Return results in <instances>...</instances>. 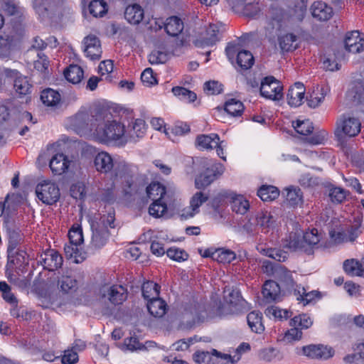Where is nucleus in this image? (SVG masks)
I'll return each mask as SVG.
<instances>
[{
    "mask_svg": "<svg viewBox=\"0 0 364 364\" xmlns=\"http://www.w3.org/2000/svg\"><path fill=\"white\" fill-rule=\"evenodd\" d=\"M91 123L93 135L101 143L123 146L128 142L125 127L121 122L112 119L107 112L97 113Z\"/></svg>",
    "mask_w": 364,
    "mask_h": 364,
    "instance_id": "1",
    "label": "nucleus"
},
{
    "mask_svg": "<svg viewBox=\"0 0 364 364\" xmlns=\"http://www.w3.org/2000/svg\"><path fill=\"white\" fill-rule=\"evenodd\" d=\"M94 165L96 170L100 173H108L114 167V176L115 178H124L126 182V188H124L123 191L125 195L130 193L132 182L129 179V166L124 161H120L114 164L112 157L106 151L99 152L95 157Z\"/></svg>",
    "mask_w": 364,
    "mask_h": 364,
    "instance_id": "2",
    "label": "nucleus"
},
{
    "mask_svg": "<svg viewBox=\"0 0 364 364\" xmlns=\"http://www.w3.org/2000/svg\"><path fill=\"white\" fill-rule=\"evenodd\" d=\"M361 129V122L358 118L349 115H341L336 122L335 136L338 141L346 137L357 136Z\"/></svg>",
    "mask_w": 364,
    "mask_h": 364,
    "instance_id": "3",
    "label": "nucleus"
},
{
    "mask_svg": "<svg viewBox=\"0 0 364 364\" xmlns=\"http://www.w3.org/2000/svg\"><path fill=\"white\" fill-rule=\"evenodd\" d=\"M283 86L281 82L273 76H268L261 82L260 95L268 100L279 101L283 97Z\"/></svg>",
    "mask_w": 364,
    "mask_h": 364,
    "instance_id": "4",
    "label": "nucleus"
},
{
    "mask_svg": "<svg viewBox=\"0 0 364 364\" xmlns=\"http://www.w3.org/2000/svg\"><path fill=\"white\" fill-rule=\"evenodd\" d=\"M36 193L43 203L52 205L60 198V190L57 185L50 181H44L37 185Z\"/></svg>",
    "mask_w": 364,
    "mask_h": 364,
    "instance_id": "5",
    "label": "nucleus"
},
{
    "mask_svg": "<svg viewBox=\"0 0 364 364\" xmlns=\"http://www.w3.org/2000/svg\"><path fill=\"white\" fill-rule=\"evenodd\" d=\"M58 278V287L64 294H73L78 289L77 280L69 274H63L60 277H50L46 282V286L48 289L55 288L56 279Z\"/></svg>",
    "mask_w": 364,
    "mask_h": 364,
    "instance_id": "6",
    "label": "nucleus"
},
{
    "mask_svg": "<svg viewBox=\"0 0 364 364\" xmlns=\"http://www.w3.org/2000/svg\"><path fill=\"white\" fill-rule=\"evenodd\" d=\"M102 297L114 305H120L127 298V289L122 285L105 287L100 290Z\"/></svg>",
    "mask_w": 364,
    "mask_h": 364,
    "instance_id": "7",
    "label": "nucleus"
},
{
    "mask_svg": "<svg viewBox=\"0 0 364 364\" xmlns=\"http://www.w3.org/2000/svg\"><path fill=\"white\" fill-rule=\"evenodd\" d=\"M63 257L53 249L47 250L41 253L38 260V262L49 272H53L60 268L63 264Z\"/></svg>",
    "mask_w": 364,
    "mask_h": 364,
    "instance_id": "8",
    "label": "nucleus"
},
{
    "mask_svg": "<svg viewBox=\"0 0 364 364\" xmlns=\"http://www.w3.org/2000/svg\"><path fill=\"white\" fill-rule=\"evenodd\" d=\"M223 166L220 164H214L196 178V186L200 189L205 188L213 182L218 176L223 173Z\"/></svg>",
    "mask_w": 364,
    "mask_h": 364,
    "instance_id": "9",
    "label": "nucleus"
},
{
    "mask_svg": "<svg viewBox=\"0 0 364 364\" xmlns=\"http://www.w3.org/2000/svg\"><path fill=\"white\" fill-rule=\"evenodd\" d=\"M312 325V320H290V328L284 333V340L287 342L300 340L302 330L308 329Z\"/></svg>",
    "mask_w": 364,
    "mask_h": 364,
    "instance_id": "10",
    "label": "nucleus"
},
{
    "mask_svg": "<svg viewBox=\"0 0 364 364\" xmlns=\"http://www.w3.org/2000/svg\"><path fill=\"white\" fill-rule=\"evenodd\" d=\"M4 73L7 77L14 79V88L20 96L31 92V85L26 77L21 75L16 70L9 68L4 70Z\"/></svg>",
    "mask_w": 364,
    "mask_h": 364,
    "instance_id": "11",
    "label": "nucleus"
},
{
    "mask_svg": "<svg viewBox=\"0 0 364 364\" xmlns=\"http://www.w3.org/2000/svg\"><path fill=\"white\" fill-rule=\"evenodd\" d=\"M23 237L19 231L13 230L9 232V245L7 252L8 258L11 262H14V259L12 258L14 257L16 254L17 255V260H19L21 262H25L26 252L23 251L21 252H15V250L21 243Z\"/></svg>",
    "mask_w": 364,
    "mask_h": 364,
    "instance_id": "12",
    "label": "nucleus"
},
{
    "mask_svg": "<svg viewBox=\"0 0 364 364\" xmlns=\"http://www.w3.org/2000/svg\"><path fill=\"white\" fill-rule=\"evenodd\" d=\"M302 353L304 355L311 358L328 359L334 354L331 347L322 344L309 345L302 348Z\"/></svg>",
    "mask_w": 364,
    "mask_h": 364,
    "instance_id": "13",
    "label": "nucleus"
},
{
    "mask_svg": "<svg viewBox=\"0 0 364 364\" xmlns=\"http://www.w3.org/2000/svg\"><path fill=\"white\" fill-rule=\"evenodd\" d=\"M223 299L225 304L229 306H223L221 312L226 314L233 311L231 307L236 308L238 305H242L245 302L241 297L240 291L229 287H225L224 289Z\"/></svg>",
    "mask_w": 364,
    "mask_h": 364,
    "instance_id": "14",
    "label": "nucleus"
},
{
    "mask_svg": "<svg viewBox=\"0 0 364 364\" xmlns=\"http://www.w3.org/2000/svg\"><path fill=\"white\" fill-rule=\"evenodd\" d=\"M84 52L91 60H99L102 55L101 44L99 38L94 35L84 38Z\"/></svg>",
    "mask_w": 364,
    "mask_h": 364,
    "instance_id": "15",
    "label": "nucleus"
},
{
    "mask_svg": "<svg viewBox=\"0 0 364 364\" xmlns=\"http://www.w3.org/2000/svg\"><path fill=\"white\" fill-rule=\"evenodd\" d=\"M147 196L152 200L171 199L172 193L158 181L151 183L146 189Z\"/></svg>",
    "mask_w": 364,
    "mask_h": 364,
    "instance_id": "16",
    "label": "nucleus"
},
{
    "mask_svg": "<svg viewBox=\"0 0 364 364\" xmlns=\"http://www.w3.org/2000/svg\"><path fill=\"white\" fill-rule=\"evenodd\" d=\"M92 235L91 245L96 249H100L105 245L109 237L108 229L100 224H92Z\"/></svg>",
    "mask_w": 364,
    "mask_h": 364,
    "instance_id": "17",
    "label": "nucleus"
},
{
    "mask_svg": "<svg viewBox=\"0 0 364 364\" xmlns=\"http://www.w3.org/2000/svg\"><path fill=\"white\" fill-rule=\"evenodd\" d=\"M305 87L301 82H295L291 86L287 93V102L291 107H299L303 103Z\"/></svg>",
    "mask_w": 364,
    "mask_h": 364,
    "instance_id": "18",
    "label": "nucleus"
},
{
    "mask_svg": "<svg viewBox=\"0 0 364 364\" xmlns=\"http://www.w3.org/2000/svg\"><path fill=\"white\" fill-rule=\"evenodd\" d=\"M345 47L348 52L353 53H360L364 48V38L360 37L358 31H351L346 34Z\"/></svg>",
    "mask_w": 364,
    "mask_h": 364,
    "instance_id": "19",
    "label": "nucleus"
},
{
    "mask_svg": "<svg viewBox=\"0 0 364 364\" xmlns=\"http://www.w3.org/2000/svg\"><path fill=\"white\" fill-rule=\"evenodd\" d=\"M311 11L313 17L321 21L329 20L333 15L332 8L323 1L314 2L311 7Z\"/></svg>",
    "mask_w": 364,
    "mask_h": 364,
    "instance_id": "20",
    "label": "nucleus"
},
{
    "mask_svg": "<svg viewBox=\"0 0 364 364\" xmlns=\"http://www.w3.org/2000/svg\"><path fill=\"white\" fill-rule=\"evenodd\" d=\"M208 198V196L202 192L196 193L191 199L189 208L183 210L181 216L186 218L194 216L199 212L200 206L205 203Z\"/></svg>",
    "mask_w": 364,
    "mask_h": 364,
    "instance_id": "21",
    "label": "nucleus"
},
{
    "mask_svg": "<svg viewBox=\"0 0 364 364\" xmlns=\"http://www.w3.org/2000/svg\"><path fill=\"white\" fill-rule=\"evenodd\" d=\"M70 161L63 154L54 155L50 161V168L55 175H61L68 171Z\"/></svg>",
    "mask_w": 364,
    "mask_h": 364,
    "instance_id": "22",
    "label": "nucleus"
},
{
    "mask_svg": "<svg viewBox=\"0 0 364 364\" xmlns=\"http://www.w3.org/2000/svg\"><path fill=\"white\" fill-rule=\"evenodd\" d=\"M279 45L284 52H291L298 48L300 39L293 33H287L281 35L279 38Z\"/></svg>",
    "mask_w": 364,
    "mask_h": 364,
    "instance_id": "23",
    "label": "nucleus"
},
{
    "mask_svg": "<svg viewBox=\"0 0 364 364\" xmlns=\"http://www.w3.org/2000/svg\"><path fill=\"white\" fill-rule=\"evenodd\" d=\"M144 16V9L138 4H130L125 9L124 18L130 24H139L143 20Z\"/></svg>",
    "mask_w": 364,
    "mask_h": 364,
    "instance_id": "24",
    "label": "nucleus"
},
{
    "mask_svg": "<svg viewBox=\"0 0 364 364\" xmlns=\"http://www.w3.org/2000/svg\"><path fill=\"white\" fill-rule=\"evenodd\" d=\"M220 138L217 134L198 135L196 140V146L199 149L210 150L218 145Z\"/></svg>",
    "mask_w": 364,
    "mask_h": 364,
    "instance_id": "25",
    "label": "nucleus"
},
{
    "mask_svg": "<svg viewBox=\"0 0 364 364\" xmlns=\"http://www.w3.org/2000/svg\"><path fill=\"white\" fill-rule=\"evenodd\" d=\"M183 21L175 16L168 18L164 23L165 31L171 36H177L183 31Z\"/></svg>",
    "mask_w": 364,
    "mask_h": 364,
    "instance_id": "26",
    "label": "nucleus"
},
{
    "mask_svg": "<svg viewBox=\"0 0 364 364\" xmlns=\"http://www.w3.org/2000/svg\"><path fill=\"white\" fill-rule=\"evenodd\" d=\"M259 229L264 233H267L275 226L274 218L267 211L257 213Z\"/></svg>",
    "mask_w": 364,
    "mask_h": 364,
    "instance_id": "27",
    "label": "nucleus"
},
{
    "mask_svg": "<svg viewBox=\"0 0 364 364\" xmlns=\"http://www.w3.org/2000/svg\"><path fill=\"white\" fill-rule=\"evenodd\" d=\"M262 293L267 301H276L279 297L280 287L274 281H267L263 285Z\"/></svg>",
    "mask_w": 364,
    "mask_h": 364,
    "instance_id": "28",
    "label": "nucleus"
},
{
    "mask_svg": "<svg viewBox=\"0 0 364 364\" xmlns=\"http://www.w3.org/2000/svg\"><path fill=\"white\" fill-rule=\"evenodd\" d=\"M146 306L149 314L152 316L159 318H162L167 310L166 302L160 298L148 301Z\"/></svg>",
    "mask_w": 364,
    "mask_h": 364,
    "instance_id": "29",
    "label": "nucleus"
},
{
    "mask_svg": "<svg viewBox=\"0 0 364 364\" xmlns=\"http://www.w3.org/2000/svg\"><path fill=\"white\" fill-rule=\"evenodd\" d=\"M146 130L145 122L141 119H136L132 122L131 128L128 132V141H136L139 139L142 138Z\"/></svg>",
    "mask_w": 364,
    "mask_h": 364,
    "instance_id": "30",
    "label": "nucleus"
},
{
    "mask_svg": "<svg viewBox=\"0 0 364 364\" xmlns=\"http://www.w3.org/2000/svg\"><path fill=\"white\" fill-rule=\"evenodd\" d=\"M207 37L203 39L197 40L195 42V45L197 47H205L213 46L217 41H218V35L219 30L217 26L210 24L206 30Z\"/></svg>",
    "mask_w": 364,
    "mask_h": 364,
    "instance_id": "31",
    "label": "nucleus"
},
{
    "mask_svg": "<svg viewBox=\"0 0 364 364\" xmlns=\"http://www.w3.org/2000/svg\"><path fill=\"white\" fill-rule=\"evenodd\" d=\"M286 202L291 207H297L303 203V194L298 187L291 186L286 188Z\"/></svg>",
    "mask_w": 364,
    "mask_h": 364,
    "instance_id": "32",
    "label": "nucleus"
},
{
    "mask_svg": "<svg viewBox=\"0 0 364 364\" xmlns=\"http://www.w3.org/2000/svg\"><path fill=\"white\" fill-rule=\"evenodd\" d=\"M41 100L48 107H55L60 104L61 96L58 92L47 88L41 92Z\"/></svg>",
    "mask_w": 364,
    "mask_h": 364,
    "instance_id": "33",
    "label": "nucleus"
},
{
    "mask_svg": "<svg viewBox=\"0 0 364 364\" xmlns=\"http://www.w3.org/2000/svg\"><path fill=\"white\" fill-rule=\"evenodd\" d=\"M142 296L148 301L159 298L160 287L155 282L148 281L141 287Z\"/></svg>",
    "mask_w": 364,
    "mask_h": 364,
    "instance_id": "34",
    "label": "nucleus"
},
{
    "mask_svg": "<svg viewBox=\"0 0 364 364\" xmlns=\"http://www.w3.org/2000/svg\"><path fill=\"white\" fill-rule=\"evenodd\" d=\"M258 358L265 362H272L281 360L282 354L278 348L269 346L260 349L258 352Z\"/></svg>",
    "mask_w": 364,
    "mask_h": 364,
    "instance_id": "35",
    "label": "nucleus"
},
{
    "mask_svg": "<svg viewBox=\"0 0 364 364\" xmlns=\"http://www.w3.org/2000/svg\"><path fill=\"white\" fill-rule=\"evenodd\" d=\"M343 270L350 276L360 277L363 275L364 269L363 264L357 259H350L343 262Z\"/></svg>",
    "mask_w": 364,
    "mask_h": 364,
    "instance_id": "36",
    "label": "nucleus"
},
{
    "mask_svg": "<svg viewBox=\"0 0 364 364\" xmlns=\"http://www.w3.org/2000/svg\"><path fill=\"white\" fill-rule=\"evenodd\" d=\"M328 89L324 87H317L306 98L307 104L310 107H317L323 102L327 94Z\"/></svg>",
    "mask_w": 364,
    "mask_h": 364,
    "instance_id": "37",
    "label": "nucleus"
},
{
    "mask_svg": "<svg viewBox=\"0 0 364 364\" xmlns=\"http://www.w3.org/2000/svg\"><path fill=\"white\" fill-rule=\"evenodd\" d=\"M284 247L291 251L304 250L306 251L303 237L295 232H291L288 239L285 240Z\"/></svg>",
    "mask_w": 364,
    "mask_h": 364,
    "instance_id": "38",
    "label": "nucleus"
},
{
    "mask_svg": "<svg viewBox=\"0 0 364 364\" xmlns=\"http://www.w3.org/2000/svg\"><path fill=\"white\" fill-rule=\"evenodd\" d=\"M64 75L68 81L77 84L83 78V70L77 65H71L65 70Z\"/></svg>",
    "mask_w": 364,
    "mask_h": 364,
    "instance_id": "39",
    "label": "nucleus"
},
{
    "mask_svg": "<svg viewBox=\"0 0 364 364\" xmlns=\"http://www.w3.org/2000/svg\"><path fill=\"white\" fill-rule=\"evenodd\" d=\"M171 200V199L153 200V203L149 205V214L155 218H160L163 216L167 211V203Z\"/></svg>",
    "mask_w": 364,
    "mask_h": 364,
    "instance_id": "40",
    "label": "nucleus"
},
{
    "mask_svg": "<svg viewBox=\"0 0 364 364\" xmlns=\"http://www.w3.org/2000/svg\"><path fill=\"white\" fill-rule=\"evenodd\" d=\"M355 351V353L345 356L344 361L347 363L364 364V343H358Z\"/></svg>",
    "mask_w": 364,
    "mask_h": 364,
    "instance_id": "41",
    "label": "nucleus"
},
{
    "mask_svg": "<svg viewBox=\"0 0 364 364\" xmlns=\"http://www.w3.org/2000/svg\"><path fill=\"white\" fill-rule=\"evenodd\" d=\"M294 294L297 296L296 299L303 303L304 306H306L315 300L318 296V293L315 291L306 292L304 287H298L294 289Z\"/></svg>",
    "mask_w": 364,
    "mask_h": 364,
    "instance_id": "42",
    "label": "nucleus"
},
{
    "mask_svg": "<svg viewBox=\"0 0 364 364\" xmlns=\"http://www.w3.org/2000/svg\"><path fill=\"white\" fill-rule=\"evenodd\" d=\"M257 195L263 201H272L279 196V191L275 186H262L258 190Z\"/></svg>",
    "mask_w": 364,
    "mask_h": 364,
    "instance_id": "43",
    "label": "nucleus"
},
{
    "mask_svg": "<svg viewBox=\"0 0 364 364\" xmlns=\"http://www.w3.org/2000/svg\"><path fill=\"white\" fill-rule=\"evenodd\" d=\"M225 110L231 116H240L244 111V105L240 100L232 98L225 102Z\"/></svg>",
    "mask_w": 364,
    "mask_h": 364,
    "instance_id": "44",
    "label": "nucleus"
},
{
    "mask_svg": "<svg viewBox=\"0 0 364 364\" xmlns=\"http://www.w3.org/2000/svg\"><path fill=\"white\" fill-rule=\"evenodd\" d=\"M88 9L93 16H102L107 11V4L104 0H92L89 3Z\"/></svg>",
    "mask_w": 364,
    "mask_h": 364,
    "instance_id": "45",
    "label": "nucleus"
},
{
    "mask_svg": "<svg viewBox=\"0 0 364 364\" xmlns=\"http://www.w3.org/2000/svg\"><path fill=\"white\" fill-rule=\"evenodd\" d=\"M254 57L252 54L246 50L238 52L237 55V63L242 69L247 70L254 64Z\"/></svg>",
    "mask_w": 364,
    "mask_h": 364,
    "instance_id": "46",
    "label": "nucleus"
},
{
    "mask_svg": "<svg viewBox=\"0 0 364 364\" xmlns=\"http://www.w3.org/2000/svg\"><path fill=\"white\" fill-rule=\"evenodd\" d=\"M231 206L234 212L243 215L248 210L250 204L244 196H236L232 198Z\"/></svg>",
    "mask_w": 364,
    "mask_h": 364,
    "instance_id": "47",
    "label": "nucleus"
},
{
    "mask_svg": "<svg viewBox=\"0 0 364 364\" xmlns=\"http://www.w3.org/2000/svg\"><path fill=\"white\" fill-rule=\"evenodd\" d=\"M236 258L235 253L228 249L219 248L215 250V260L223 264L230 263Z\"/></svg>",
    "mask_w": 364,
    "mask_h": 364,
    "instance_id": "48",
    "label": "nucleus"
},
{
    "mask_svg": "<svg viewBox=\"0 0 364 364\" xmlns=\"http://www.w3.org/2000/svg\"><path fill=\"white\" fill-rule=\"evenodd\" d=\"M172 92L180 100L186 102H192L196 100V94L185 87H175L172 88Z\"/></svg>",
    "mask_w": 364,
    "mask_h": 364,
    "instance_id": "49",
    "label": "nucleus"
},
{
    "mask_svg": "<svg viewBox=\"0 0 364 364\" xmlns=\"http://www.w3.org/2000/svg\"><path fill=\"white\" fill-rule=\"evenodd\" d=\"M215 364H234L240 360V355L232 356L230 354L222 353L215 349H213Z\"/></svg>",
    "mask_w": 364,
    "mask_h": 364,
    "instance_id": "50",
    "label": "nucleus"
},
{
    "mask_svg": "<svg viewBox=\"0 0 364 364\" xmlns=\"http://www.w3.org/2000/svg\"><path fill=\"white\" fill-rule=\"evenodd\" d=\"M193 360L198 364H215L213 350L208 351H196L193 355Z\"/></svg>",
    "mask_w": 364,
    "mask_h": 364,
    "instance_id": "51",
    "label": "nucleus"
},
{
    "mask_svg": "<svg viewBox=\"0 0 364 364\" xmlns=\"http://www.w3.org/2000/svg\"><path fill=\"white\" fill-rule=\"evenodd\" d=\"M322 238V235L317 229L313 228L306 231L303 236L304 244L311 247H314L318 244Z\"/></svg>",
    "mask_w": 364,
    "mask_h": 364,
    "instance_id": "52",
    "label": "nucleus"
},
{
    "mask_svg": "<svg viewBox=\"0 0 364 364\" xmlns=\"http://www.w3.org/2000/svg\"><path fill=\"white\" fill-rule=\"evenodd\" d=\"M259 252L278 262H284L287 258V252L276 248H261Z\"/></svg>",
    "mask_w": 364,
    "mask_h": 364,
    "instance_id": "53",
    "label": "nucleus"
},
{
    "mask_svg": "<svg viewBox=\"0 0 364 364\" xmlns=\"http://www.w3.org/2000/svg\"><path fill=\"white\" fill-rule=\"evenodd\" d=\"M61 0H33V8L39 14H43L52 7L56 6Z\"/></svg>",
    "mask_w": 364,
    "mask_h": 364,
    "instance_id": "54",
    "label": "nucleus"
},
{
    "mask_svg": "<svg viewBox=\"0 0 364 364\" xmlns=\"http://www.w3.org/2000/svg\"><path fill=\"white\" fill-rule=\"evenodd\" d=\"M277 274L279 281L284 284L288 290L296 289V284L292 278V274L289 271L281 269L277 272Z\"/></svg>",
    "mask_w": 364,
    "mask_h": 364,
    "instance_id": "55",
    "label": "nucleus"
},
{
    "mask_svg": "<svg viewBox=\"0 0 364 364\" xmlns=\"http://www.w3.org/2000/svg\"><path fill=\"white\" fill-rule=\"evenodd\" d=\"M265 315L267 317L273 316L274 318H289L291 316V312L278 306H272L265 310Z\"/></svg>",
    "mask_w": 364,
    "mask_h": 364,
    "instance_id": "56",
    "label": "nucleus"
},
{
    "mask_svg": "<svg viewBox=\"0 0 364 364\" xmlns=\"http://www.w3.org/2000/svg\"><path fill=\"white\" fill-rule=\"evenodd\" d=\"M89 115L85 112H80L71 118L72 125L77 129H82L88 125Z\"/></svg>",
    "mask_w": 364,
    "mask_h": 364,
    "instance_id": "57",
    "label": "nucleus"
},
{
    "mask_svg": "<svg viewBox=\"0 0 364 364\" xmlns=\"http://www.w3.org/2000/svg\"><path fill=\"white\" fill-rule=\"evenodd\" d=\"M122 349L123 350H129L132 352L135 350H142V343H141L135 336V332H134V336L124 339Z\"/></svg>",
    "mask_w": 364,
    "mask_h": 364,
    "instance_id": "58",
    "label": "nucleus"
},
{
    "mask_svg": "<svg viewBox=\"0 0 364 364\" xmlns=\"http://www.w3.org/2000/svg\"><path fill=\"white\" fill-rule=\"evenodd\" d=\"M347 191L339 187H331L329 188L328 196L331 200L335 203L343 202L346 198Z\"/></svg>",
    "mask_w": 364,
    "mask_h": 364,
    "instance_id": "59",
    "label": "nucleus"
},
{
    "mask_svg": "<svg viewBox=\"0 0 364 364\" xmlns=\"http://www.w3.org/2000/svg\"><path fill=\"white\" fill-rule=\"evenodd\" d=\"M294 128L300 134L308 135L312 133L314 127L312 122L309 120H298L294 124Z\"/></svg>",
    "mask_w": 364,
    "mask_h": 364,
    "instance_id": "60",
    "label": "nucleus"
},
{
    "mask_svg": "<svg viewBox=\"0 0 364 364\" xmlns=\"http://www.w3.org/2000/svg\"><path fill=\"white\" fill-rule=\"evenodd\" d=\"M0 291L2 293V296L6 301L11 304L17 303L16 296L11 291V287L6 282H0Z\"/></svg>",
    "mask_w": 364,
    "mask_h": 364,
    "instance_id": "61",
    "label": "nucleus"
},
{
    "mask_svg": "<svg viewBox=\"0 0 364 364\" xmlns=\"http://www.w3.org/2000/svg\"><path fill=\"white\" fill-rule=\"evenodd\" d=\"M68 237L70 242L81 245L83 242L82 229L80 227H73L68 232Z\"/></svg>",
    "mask_w": 364,
    "mask_h": 364,
    "instance_id": "62",
    "label": "nucleus"
},
{
    "mask_svg": "<svg viewBox=\"0 0 364 364\" xmlns=\"http://www.w3.org/2000/svg\"><path fill=\"white\" fill-rule=\"evenodd\" d=\"M328 138V133L326 130L322 129L316 132L309 137L308 139V142L314 145L322 144L325 143Z\"/></svg>",
    "mask_w": 364,
    "mask_h": 364,
    "instance_id": "63",
    "label": "nucleus"
},
{
    "mask_svg": "<svg viewBox=\"0 0 364 364\" xmlns=\"http://www.w3.org/2000/svg\"><path fill=\"white\" fill-rule=\"evenodd\" d=\"M244 230L248 234H255L259 229L257 214L251 216L242 225Z\"/></svg>",
    "mask_w": 364,
    "mask_h": 364,
    "instance_id": "64",
    "label": "nucleus"
}]
</instances>
